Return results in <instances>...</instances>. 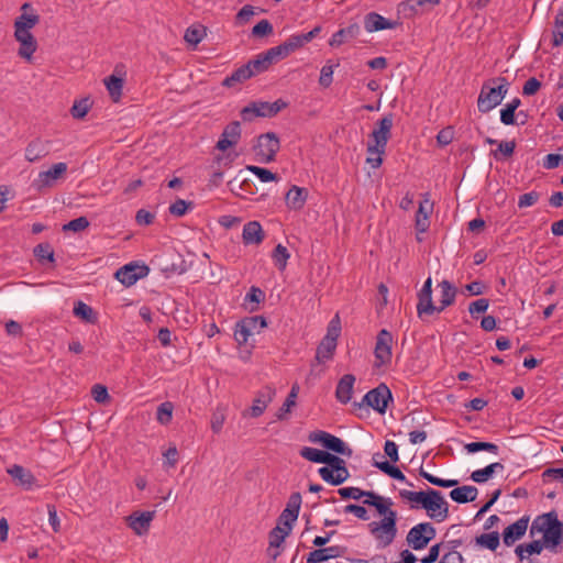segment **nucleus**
<instances>
[{
    "label": "nucleus",
    "mask_w": 563,
    "mask_h": 563,
    "mask_svg": "<svg viewBox=\"0 0 563 563\" xmlns=\"http://www.w3.org/2000/svg\"><path fill=\"white\" fill-rule=\"evenodd\" d=\"M476 543L489 549L490 551H495L499 547V533L497 531L483 533L476 537Z\"/></svg>",
    "instance_id": "obj_46"
},
{
    "label": "nucleus",
    "mask_w": 563,
    "mask_h": 563,
    "mask_svg": "<svg viewBox=\"0 0 563 563\" xmlns=\"http://www.w3.org/2000/svg\"><path fill=\"white\" fill-rule=\"evenodd\" d=\"M361 33V27L358 24L353 23L346 27L340 29L338 32H335L330 41L329 45L331 47H339L342 44L349 42L350 40H353L357 37Z\"/></svg>",
    "instance_id": "obj_26"
},
{
    "label": "nucleus",
    "mask_w": 563,
    "mask_h": 563,
    "mask_svg": "<svg viewBox=\"0 0 563 563\" xmlns=\"http://www.w3.org/2000/svg\"><path fill=\"white\" fill-rule=\"evenodd\" d=\"M34 255L38 261L48 260L54 261V251L48 243H41L34 247Z\"/></svg>",
    "instance_id": "obj_56"
},
{
    "label": "nucleus",
    "mask_w": 563,
    "mask_h": 563,
    "mask_svg": "<svg viewBox=\"0 0 563 563\" xmlns=\"http://www.w3.org/2000/svg\"><path fill=\"white\" fill-rule=\"evenodd\" d=\"M308 198V190L303 187H298L296 185L291 186V188L286 194L285 200L286 205L292 210H300L303 208Z\"/></svg>",
    "instance_id": "obj_30"
},
{
    "label": "nucleus",
    "mask_w": 563,
    "mask_h": 563,
    "mask_svg": "<svg viewBox=\"0 0 563 563\" xmlns=\"http://www.w3.org/2000/svg\"><path fill=\"white\" fill-rule=\"evenodd\" d=\"M363 503L375 507L377 512L384 516L380 521L369 522L368 530L380 547H388L397 536V512L390 508L393 506L391 499L382 497V500Z\"/></svg>",
    "instance_id": "obj_1"
},
{
    "label": "nucleus",
    "mask_w": 563,
    "mask_h": 563,
    "mask_svg": "<svg viewBox=\"0 0 563 563\" xmlns=\"http://www.w3.org/2000/svg\"><path fill=\"white\" fill-rule=\"evenodd\" d=\"M488 307L489 300L481 298L470 303L468 312L473 318H477V314L486 312Z\"/></svg>",
    "instance_id": "obj_59"
},
{
    "label": "nucleus",
    "mask_w": 563,
    "mask_h": 563,
    "mask_svg": "<svg viewBox=\"0 0 563 563\" xmlns=\"http://www.w3.org/2000/svg\"><path fill=\"white\" fill-rule=\"evenodd\" d=\"M123 84V79L115 75H111L104 79V85L113 101H119L122 95Z\"/></svg>",
    "instance_id": "obj_37"
},
{
    "label": "nucleus",
    "mask_w": 563,
    "mask_h": 563,
    "mask_svg": "<svg viewBox=\"0 0 563 563\" xmlns=\"http://www.w3.org/2000/svg\"><path fill=\"white\" fill-rule=\"evenodd\" d=\"M509 86L510 84L505 77H496L485 81L477 99L478 111L487 113L500 104L508 92Z\"/></svg>",
    "instance_id": "obj_5"
},
{
    "label": "nucleus",
    "mask_w": 563,
    "mask_h": 563,
    "mask_svg": "<svg viewBox=\"0 0 563 563\" xmlns=\"http://www.w3.org/2000/svg\"><path fill=\"white\" fill-rule=\"evenodd\" d=\"M399 496L404 500H408V501L418 504L421 506V508L424 509L427 499L429 497V489L426 492H411V490H407V489H401L399 492Z\"/></svg>",
    "instance_id": "obj_41"
},
{
    "label": "nucleus",
    "mask_w": 563,
    "mask_h": 563,
    "mask_svg": "<svg viewBox=\"0 0 563 563\" xmlns=\"http://www.w3.org/2000/svg\"><path fill=\"white\" fill-rule=\"evenodd\" d=\"M264 53L266 54V58L269 60L271 65L274 62H277L279 59H284L288 55H290L284 43L279 44L277 46H274V47L267 49Z\"/></svg>",
    "instance_id": "obj_52"
},
{
    "label": "nucleus",
    "mask_w": 563,
    "mask_h": 563,
    "mask_svg": "<svg viewBox=\"0 0 563 563\" xmlns=\"http://www.w3.org/2000/svg\"><path fill=\"white\" fill-rule=\"evenodd\" d=\"M536 533H542L547 550L552 553L559 552V547L563 542V522L554 510L539 515L533 519L530 536L533 537Z\"/></svg>",
    "instance_id": "obj_4"
},
{
    "label": "nucleus",
    "mask_w": 563,
    "mask_h": 563,
    "mask_svg": "<svg viewBox=\"0 0 563 563\" xmlns=\"http://www.w3.org/2000/svg\"><path fill=\"white\" fill-rule=\"evenodd\" d=\"M393 343V334L388 330L382 329L376 336V343L374 347V367L380 368L391 363Z\"/></svg>",
    "instance_id": "obj_10"
},
{
    "label": "nucleus",
    "mask_w": 563,
    "mask_h": 563,
    "mask_svg": "<svg viewBox=\"0 0 563 563\" xmlns=\"http://www.w3.org/2000/svg\"><path fill=\"white\" fill-rule=\"evenodd\" d=\"M327 452L328 451H322L310 446H303L300 450V456L306 459L307 461L323 464Z\"/></svg>",
    "instance_id": "obj_47"
},
{
    "label": "nucleus",
    "mask_w": 563,
    "mask_h": 563,
    "mask_svg": "<svg viewBox=\"0 0 563 563\" xmlns=\"http://www.w3.org/2000/svg\"><path fill=\"white\" fill-rule=\"evenodd\" d=\"M309 441L312 443H320L328 451L334 452L335 454H340L343 456L351 457L353 454V450L340 438L322 431H313L309 433Z\"/></svg>",
    "instance_id": "obj_9"
},
{
    "label": "nucleus",
    "mask_w": 563,
    "mask_h": 563,
    "mask_svg": "<svg viewBox=\"0 0 563 563\" xmlns=\"http://www.w3.org/2000/svg\"><path fill=\"white\" fill-rule=\"evenodd\" d=\"M539 199H540V194L537 191H530V192L523 194V195L519 196L518 207L520 209L531 207V206L536 205Z\"/></svg>",
    "instance_id": "obj_63"
},
{
    "label": "nucleus",
    "mask_w": 563,
    "mask_h": 563,
    "mask_svg": "<svg viewBox=\"0 0 563 563\" xmlns=\"http://www.w3.org/2000/svg\"><path fill=\"white\" fill-rule=\"evenodd\" d=\"M435 533V528L430 522H421L409 530L406 541L411 549L422 550L434 539Z\"/></svg>",
    "instance_id": "obj_12"
},
{
    "label": "nucleus",
    "mask_w": 563,
    "mask_h": 563,
    "mask_svg": "<svg viewBox=\"0 0 563 563\" xmlns=\"http://www.w3.org/2000/svg\"><path fill=\"white\" fill-rule=\"evenodd\" d=\"M290 532H288L286 529H284L280 526H276L271 532H269V547L278 548L280 544L285 541L286 537L289 536Z\"/></svg>",
    "instance_id": "obj_53"
},
{
    "label": "nucleus",
    "mask_w": 563,
    "mask_h": 563,
    "mask_svg": "<svg viewBox=\"0 0 563 563\" xmlns=\"http://www.w3.org/2000/svg\"><path fill=\"white\" fill-rule=\"evenodd\" d=\"M191 206V202H187L184 199H177L175 202H173L169 206V212L170 214L175 217H183L186 214L187 210Z\"/></svg>",
    "instance_id": "obj_62"
},
{
    "label": "nucleus",
    "mask_w": 563,
    "mask_h": 563,
    "mask_svg": "<svg viewBox=\"0 0 563 563\" xmlns=\"http://www.w3.org/2000/svg\"><path fill=\"white\" fill-rule=\"evenodd\" d=\"M493 474L494 473L492 472L490 466L487 465L484 468L472 472L471 479L475 483L482 484L487 482L493 476Z\"/></svg>",
    "instance_id": "obj_64"
},
{
    "label": "nucleus",
    "mask_w": 563,
    "mask_h": 563,
    "mask_svg": "<svg viewBox=\"0 0 563 563\" xmlns=\"http://www.w3.org/2000/svg\"><path fill=\"white\" fill-rule=\"evenodd\" d=\"M89 227V221L86 217L76 218L68 223L64 224V231L80 232Z\"/></svg>",
    "instance_id": "obj_60"
},
{
    "label": "nucleus",
    "mask_w": 563,
    "mask_h": 563,
    "mask_svg": "<svg viewBox=\"0 0 563 563\" xmlns=\"http://www.w3.org/2000/svg\"><path fill=\"white\" fill-rule=\"evenodd\" d=\"M148 268L145 265L128 264L120 267L114 276L124 286L134 285L140 278L146 276Z\"/></svg>",
    "instance_id": "obj_16"
},
{
    "label": "nucleus",
    "mask_w": 563,
    "mask_h": 563,
    "mask_svg": "<svg viewBox=\"0 0 563 563\" xmlns=\"http://www.w3.org/2000/svg\"><path fill=\"white\" fill-rule=\"evenodd\" d=\"M320 32H321V26L317 25L311 31H309L308 33L290 35L283 43L287 47L289 54H291L292 52H295V51L301 48L302 46H305L307 43L311 42L314 37H317L319 35Z\"/></svg>",
    "instance_id": "obj_23"
},
{
    "label": "nucleus",
    "mask_w": 563,
    "mask_h": 563,
    "mask_svg": "<svg viewBox=\"0 0 563 563\" xmlns=\"http://www.w3.org/2000/svg\"><path fill=\"white\" fill-rule=\"evenodd\" d=\"M543 549H545V543L541 539L533 540L532 542L527 544H519L517 545L515 552L518 555L519 560L523 561L527 558L525 553H527L528 555L540 554Z\"/></svg>",
    "instance_id": "obj_34"
},
{
    "label": "nucleus",
    "mask_w": 563,
    "mask_h": 563,
    "mask_svg": "<svg viewBox=\"0 0 563 563\" xmlns=\"http://www.w3.org/2000/svg\"><path fill=\"white\" fill-rule=\"evenodd\" d=\"M335 349H336V343H333L330 340L322 339L317 347L316 361L318 363H322L328 360H331L333 357Z\"/></svg>",
    "instance_id": "obj_36"
},
{
    "label": "nucleus",
    "mask_w": 563,
    "mask_h": 563,
    "mask_svg": "<svg viewBox=\"0 0 563 563\" xmlns=\"http://www.w3.org/2000/svg\"><path fill=\"white\" fill-rule=\"evenodd\" d=\"M341 332V324L339 317L336 316L334 319H332L328 325L327 334L323 338L324 340H330L333 343L338 344V338Z\"/></svg>",
    "instance_id": "obj_57"
},
{
    "label": "nucleus",
    "mask_w": 563,
    "mask_h": 563,
    "mask_svg": "<svg viewBox=\"0 0 563 563\" xmlns=\"http://www.w3.org/2000/svg\"><path fill=\"white\" fill-rule=\"evenodd\" d=\"M419 475L421 477H423L426 481H428L430 484L438 486V487L450 488V487H455L459 484V482L456 479H443V478L437 477V476L428 473L427 471H424L422 467H420V470H419Z\"/></svg>",
    "instance_id": "obj_43"
},
{
    "label": "nucleus",
    "mask_w": 563,
    "mask_h": 563,
    "mask_svg": "<svg viewBox=\"0 0 563 563\" xmlns=\"http://www.w3.org/2000/svg\"><path fill=\"white\" fill-rule=\"evenodd\" d=\"M529 517L523 516L516 522L509 525L503 532V541L507 547L512 545L517 540L522 538L528 529Z\"/></svg>",
    "instance_id": "obj_19"
},
{
    "label": "nucleus",
    "mask_w": 563,
    "mask_h": 563,
    "mask_svg": "<svg viewBox=\"0 0 563 563\" xmlns=\"http://www.w3.org/2000/svg\"><path fill=\"white\" fill-rule=\"evenodd\" d=\"M287 106L288 103L282 99L274 102L254 101L241 110V117L244 121H252L257 117L273 118Z\"/></svg>",
    "instance_id": "obj_6"
},
{
    "label": "nucleus",
    "mask_w": 563,
    "mask_h": 563,
    "mask_svg": "<svg viewBox=\"0 0 563 563\" xmlns=\"http://www.w3.org/2000/svg\"><path fill=\"white\" fill-rule=\"evenodd\" d=\"M251 77H253V73L245 65H242L236 70H234L230 76L223 79L222 86L232 88L236 84L243 82L246 79H250Z\"/></svg>",
    "instance_id": "obj_33"
},
{
    "label": "nucleus",
    "mask_w": 563,
    "mask_h": 563,
    "mask_svg": "<svg viewBox=\"0 0 563 563\" xmlns=\"http://www.w3.org/2000/svg\"><path fill=\"white\" fill-rule=\"evenodd\" d=\"M14 36L20 43L19 55L26 60L32 59V55L37 48V43L31 32L14 31Z\"/></svg>",
    "instance_id": "obj_22"
},
{
    "label": "nucleus",
    "mask_w": 563,
    "mask_h": 563,
    "mask_svg": "<svg viewBox=\"0 0 563 563\" xmlns=\"http://www.w3.org/2000/svg\"><path fill=\"white\" fill-rule=\"evenodd\" d=\"M67 172L66 163H57L54 164L49 169L41 172L37 175V178L33 180L32 186L36 190H42L44 188H51L54 184L63 178Z\"/></svg>",
    "instance_id": "obj_14"
},
{
    "label": "nucleus",
    "mask_w": 563,
    "mask_h": 563,
    "mask_svg": "<svg viewBox=\"0 0 563 563\" xmlns=\"http://www.w3.org/2000/svg\"><path fill=\"white\" fill-rule=\"evenodd\" d=\"M273 33V25L268 20H262L252 29L254 37H264Z\"/></svg>",
    "instance_id": "obj_58"
},
{
    "label": "nucleus",
    "mask_w": 563,
    "mask_h": 563,
    "mask_svg": "<svg viewBox=\"0 0 563 563\" xmlns=\"http://www.w3.org/2000/svg\"><path fill=\"white\" fill-rule=\"evenodd\" d=\"M478 490L475 486L464 485L450 492L452 500L459 504L471 503L476 499Z\"/></svg>",
    "instance_id": "obj_32"
},
{
    "label": "nucleus",
    "mask_w": 563,
    "mask_h": 563,
    "mask_svg": "<svg viewBox=\"0 0 563 563\" xmlns=\"http://www.w3.org/2000/svg\"><path fill=\"white\" fill-rule=\"evenodd\" d=\"M354 384L355 376L352 374H345L340 378L335 389V398L339 402L345 405L351 400Z\"/></svg>",
    "instance_id": "obj_24"
},
{
    "label": "nucleus",
    "mask_w": 563,
    "mask_h": 563,
    "mask_svg": "<svg viewBox=\"0 0 563 563\" xmlns=\"http://www.w3.org/2000/svg\"><path fill=\"white\" fill-rule=\"evenodd\" d=\"M424 510L431 519L438 522L444 521L449 517V504L440 490L429 488Z\"/></svg>",
    "instance_id": "obj_13"
},
{
    "label": "nucleus",
    "mask_w": 563,
    "mask_h": 563,
    "mask_svg": "<svg viewBox=\"0 0 563 563\" xmlns=\"http://www.w3.org/2000/svg\"><path fill=\"white\" fill-rule=\"evenodd\" d=\"M298 390H299L298 385H294L291 387V390L288 394L285 402L283 404V406L280 407V409L278 410V412L276 415L278 420L286 419L287 413H289L291 408L296 405V398L298 395Z\"/></svg>",
    "instance_id": "obj_39"
},
{
    "label": "nucleus",
    "mask_w": 563,
    "mask_h": 563,
    "mask_svg": "<svg viewBox=\"0 0 563 563\" xmlns=\"http://www.w3.org/2000/svg\"><path fill=\"white\" fill-rule=\"evenodd\" d=\"M342 550L343 549L339 545H332V547H328V548L317 549V550L311 551L307 555L306 561H307V563L325 562L330 559H335V558L341 556Z\"/></svg>",
    "instance_id": "obj_27"
},
{
    "label": "nucleus",
    "mask_w": 563,
    "mask_h": 563,
    "mask_svg": "<svg viewBox=\"0 0 563 563\" xmlns=\"http://www.w3.org/2000/svg\"><path fill=\"white\" fill-rule=\"evenodd\" d=\"M264 231L257 221H250L243 227L242 239L244 244H261L264 240Z\"/></svg>",
    "instance_id": "obj_29"
},
{
    "label": "nucleus",
    "mask_w": 563,
    "mask_h": 563,
    "mask_svg": "<svg viewBox=\"0 0 563 563\" xmlns=\"http://www.w3.org/2000/svg\"><path fill=\"white\" fill-rule=\"evenodd\" d=\"M438 286L441 289L440 306H434L432 301V279L429 277L424 282L422 288L417 295L418 317L421 318L423 314L431 316L434 312H442L445 308L454 303L457 294L456 287L446 279L439 283Z\"/></svg>",
    "instance_id": "obj_2"
},
{
    "label": "nucleus",
    "mask_w": 563,
    "mask_h": 563,
    "mask_svg": "<svg viewBox=\"0 0 563 563\" xmlns=\"http://www.w3.org/2000/svg\"><path fill=\"white\" fill-rule=\"evenodd\" d=\"M393 125L394 117L389 113L376 122L374 130L369 134V141L366 147V163L369 164L372 168H378L383 164V155L391 137Z\"/></svg>",
    "instance_id": "obj_3"
},
{
    "label": "nucleus",
    "mask_w": 563,
    "mask_h": 563,
    "mask_svg": "<svg viewBox=\"0 0 563 563\" xmlns=\"http://www.w3.org/2000/svg\"><path fill=\"white\" fill-rule=\"evenodd\" d=\"M49 153L47 142L40 139L31 141L25 147V159L30 163L37 162Z\"/></svg>",
    "instance_id": "obj_28"
},
{
    "label": "nucleus",
    "mask_w": 563,
    "mask_h": 563,
    "mask_svg": "<svg viewBox=\"0 0 563 563\" xmlns=\"http://www.w3.org/2000/svg\"><path fill=\"white\" fill-rule=\"evenodd\" d=\"M298 515L294 514L290 510H283L278 517L277 526L283 527L288 532H291L292 526L296 522Z\"/></svg>",
    "instance_id": "obj_55"
},
{
    "label": "nucleus",
    "mask_w": 563,
    "mask_h": 563,
    "mask_svg": "<svg viewBox=\"0 0 563 563\" xmlns=\"http://www.w3.org/2000/svg\"><path fill=\"white\" fill-rule=\"evenodd\" d=\"M276 390L272 386H264L261 388L253 400L249 413L253 418L262 416L267 406L273 401Z\"/></svg>",
    "instance_id": "obj_17"
},
{
    "label": "nucleus",
    "mask_w": 563,
    "mask_h": 563,
    "mask_svg": "<svg viewBox=\"0 0 563 563\" xmlns=\"http://www.w3.org/2000/svg\"><path fill=\"white\" fill-rule=\"evenodd\" d=\"M433 211V202L430 201L429 195L426 194L422 201L419 203V208L416 214V230L419 233H424L429 229L430 221L429 217Z\"/></svg>",
    "instance_id": "obj_21"
},
{
    "label": "nucleus",
    "mask_w": 563,
    "mask_h": 563,
    "mask_svg": "<svg viewBox=\"0 0 563 563\" xmlns=\"http://www.w3.org/2000/svg\"><path fill=\"white\" fill-rule=\"evenodd\" d=\"M376 456H380V453H376L373 455V464L375 467L387 474L394 479L406 482V476L404 473L397 467L390 464L387 461L376 462Z\"/></svg>",
    "instance_id": "obj_35"
},
{
    "label": "nucleus",
    "mask_w": 563,
    "mask_h": 563,
    "mask_svg": "<svg viewBox=\"0 0 563 563\" xmlns=\"http://www.w3.org/2000/svg\"><path fill=\"white\" fill-rule=\"evenodd\" d=\"M40 21L36 14H21L14 23L15 31L30 32Z\"/></svg>",
    "instance_id": "obj_42"
},
{
    "label": "nucleus",
    "mask_w": 563,
    "mask_h": 563,
    "mask_svg": "<svg viewBox=\"0 0 563 563\" xmlns=\"http://www.w3.org/2000/svg\"><path fill=\"white\" fill-rule=\"evenodd\" d=\"M553 24L552 45L559 47L563 44V9L556 13Z\"/></svg>",
    "instance_id": "obj_44"
},
{
    "label": "nucleus",
    "mask_w": 563,
    "mask_h": 563,
    "mask_svg": "<svg viewBox=\"0 0 563 563\" xmlns=\"http://www.w3.org/2000/svg\"><path fill=\"white\" fill-rule=\"evenodd\" d=\"M280 148V142L276 133L267 132L257 136L256 144L253 146L255 155L263 164L274 162L276 154Z\"/></svg>",
    "instance_id": "obj_8"
},
{
    "label": "nucleus",
    "mask_w": 563,
    "mask_h": 563,
    "mask_svg": "<svg viewBox=\"0 0 563 563\" xmlns=\"http://www.w3.org/2000/svg\"><path fill=\"white\" fill-rule=\"evenodd\" d=\"M241 137V125L240 122L234 121L228 124L222 134L220 140L217 142L216 147L219 151H227L229 147L235 145Z\"/></svg>",
    "instance_id": "obj_20"
},
{
    "label": "nucleus",
    "mask_w": 563,
    "mask_h": 563,
    "mask_svg": "<svg viewBox=\"0 0 563 563\" xmlns=\"http://www.w3.org/2000/svg\"><path fill=\"white\" fill-rule=\"evenodd\" d=\"M89 109H90L89 99L85 98V99L74 102V104L70 109V113L75 119H82L88 113Z\"/></svg>",
    "instance_id": "obj_54"
},
{
    "label": "nucleus",
    "mask_w": 563,
    "mask_h": 563,
    "mask_svg": "<svg viewBox=\"0 0 563 563\" xmlns=\"http://www.w3.org/2000/svg\"><path fill=\"white\" fill-rule=\"evenodd\" d=\"M464 449L467 453H476L479 451H487L494 454H497L499 451V448L497 444L492 442H471L466 443L464 445Z\"/></svg>",
    "instance_id": "obj_49"
},
{
    "label": "nucleus",
    "mask_w": 563,
    "mask_h": 563,
    "mask_svg": "<svg viewBox=\"0 0 563 563\" xmlns=\"http://www.w3.org/2000/svg\"><path fill=\"white\" fill-rule=\"evenodd\" d=\"M74 314L88 323L93 324L97 322V316L92 308L82 301H77L75 303Z\"/></svg>",
    "instance_id": "obj_38"
},
{
    "label": "nucleus",
    "mask_w": 563,
    "mask_h": 563,
    "mask_svg": "<svg viewBox=\"0 0 563 563\" xmlns=\"http://www.w3.org/2000/svg\"><path fill=\"white\" fill-rule=\"evenodd\" d=\"M266 327V319L262 316L245 317L235 324L234 340L238 345H245L251 336Z\"/></svg>",
    "instance_id": "obj_7"
},
{
    "label": "nucleus",
    "mask_w": 563,
    "mask_h": 563,
    "mask_svg": "<svg viewBox=\"0 0 563 563\" xmlns=\"http://www.w3.org/2000/svg\"><path fill=\"white\" fill-rule=\"evenodd\" d=\"M228 187L232 194L241 198H247L255 194L254 184L251 179L245 177L243 170L228 183Z\"/></svg>",
    "instance_id": "obj_18"
},
{
    "label": "nucleus",
    "mask_w": 563,
    "mask_h": 563,
    "mask_svg": "<svg viewBox=\"0 0 563 563\" xmlns=\"http://www.w3.org/2000/svg\"><path fill=\"white\" fill-rule=\"evenodd\" d=\"M206 36V27L198 25V26H190L185 32V41L190 45H198L202 38Z\"/></svg>",
    "instance_id": "obj_45"
},
{
    "label": "nucleus",
    "mask_w": 563,
    "mask_h": 563,
    "mask_svg": "<svg viewBox=\"0 0 563 563\" xmlns=\"http://www.w3.org/2000/svg\"><path fill=\"white\" fill-rule=\"evenodd\" d=\"M395 26L396 22H391L376 12H369L364 16V27L369 33L394 29Z\"/></svg>",
    "instance_id": "obj_25"
},
{
    "label": "nucleus",
    "mask_w": 563,
    "mask_h": 563,
    "mask_svg": "<svg viewBox=\"0 0 563 563\" xmlns=\"http://www.w3.org/2000/svg\"><path fill=\"white\" fill-rule=\"evenodd\" d=\"M7 472L16 485L23 486L25 488H30L35 481V477L29 470L18 464L9 467Z\"/></svg>",
    "instance_id": "obj_31"
},
{
    "label": "nucleus",
    "mask_w": 563,
    "mask_h": 563,
    "mask_svg": "<svg viewBox=\"0 0 563 563\" xmlns=\"http://www.w3.org/2000/svg\"><path fill=\"white\" fill-rule=\"evenodd\" d=\"M92 398L99 404H106L110 400V396L106 386L96 384L91 389Z\"/></svg>",
    "instance_id": "obj_61"
},
{
    "label": "nucleus",
    "mask_w": 563,
    "mask_h": 563,
    "mask_svg": "<svg viewBox=\"0 0 563 563\" xmlns=\"http://www.w3.org/2000/svg\"><path fill=\"white\" fill-rule=\"evenodd\" d=\"M393 400L391 391L385 384H379L376 388L365 394L361 404H355L360 408L365 404L379 413H385L388 402Z\"/></svg>",
    "instance_id": "obj_11"
},
{
    "label": "nucleus",
    "mask_w": 563,
    "mask_h": 563,
    "mask_svg": "<svg viewBox=\"0 0 563 563\" xmlns=\"http://www.w3.org/2000/svg\"><path fill=\"white\" fill-rule=\"evenodd\" d=\"M289 257L290 254L288 250L284 245L277 244L273 252V260L279 271H284L286 268Z\"/></svg>",
    "instance_id": "obj_50"
},
{
    "label": "nucleus",
    "mask_w": 563,
    "mask_h": 563,
    "mask_svg": "<svg viewBox=\"0 0 563 563\" xmlns=\"http://www.w3.org/2000/svg\"><path fill=\"white\" fill-rule=\"evenodd\" d=\"M245 66L253 73V76L261 74L268 69L271 66L269 60L266 58L265 53L258 54L255 58L251 59Z\"/></svg>",
    "instance_id": "obj_40"
},
{
    "label": "nucleus",
    "mask_w": 563,
    "mask_h": 563,
    "mask_svg": "<svg viewBox=\"0 0 563 563\" xmlns=\"http://www.w3.org/2000/svg\"><path fill=\"white\" fill-rule=\"evenodd\" d=\"M174 405L170 401L162 402L157 407L156 419L161 424H168L173 419Z\"/></svg>",
    "instance_id": "obj_48"
},
{
    "label": "nucleus",
    "mask_w": 563,
    "mask_h": 563,
    "mask_svg": "<svg viewBox=\"0 0 563 563\" xmlns=\"http://www.w3.org/2000/svg\"><path fill=\"white\" fill-rule=\"evenodd\" d=\"M246 169L253 173L262 183L277 181L278 176L267 168L249 165Z\"/></svg>",
    "instance_id": "obj_51"
},
{
    "label": "nucleus",
    "mask_w": 563,
    "mask_h": 563,
    "mask_svg": "<svg viewBox=\"0 0 563 563\" xmlns=\"http://www.w3.org/2000/svg\"><path fill=\"white\" fill-rule=\"evenodd\" d=\"M156 512L153 511H133L125 518L126 525L136 536H144L148 532L151 523Z\"/></svg>",
    "instance_id": "obj_15"
}]
</instances>
